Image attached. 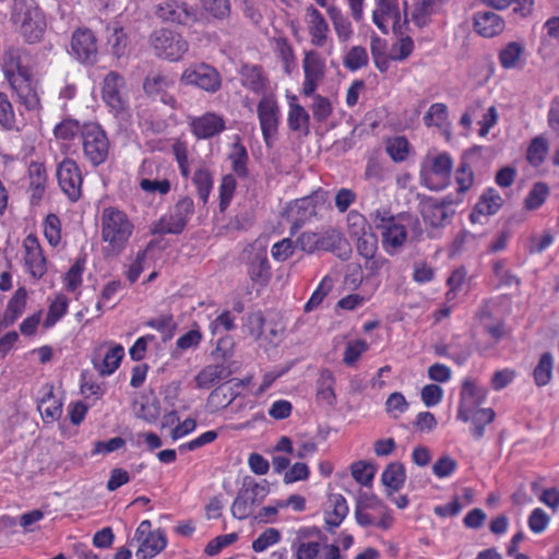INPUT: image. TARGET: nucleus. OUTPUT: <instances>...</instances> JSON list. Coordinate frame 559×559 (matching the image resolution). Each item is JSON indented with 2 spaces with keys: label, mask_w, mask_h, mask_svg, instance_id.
Returning <instances> with one entry per match:
<instances>
[{
  "label": "nucleus",
  "mask_w": 559,
  "mask_h": 559,
  "mask_svg": "<svg viewBox=\"0 0 559 559\" xmlns=\"http://www.w3.org/2000/svg\"><path fill=\"white\" fill-rule=\"evenodd\" d=\"M487 390L474 379H465L462 383L460 418L471 424L472 436L479 439L484 436L485 427L495 419L492 408L479 407L486 400Z\"/></svg>",
  "instance_id": "obj_1"
},
{
  "label": "nucleus",
  "mask_w": 559,
  "mask_h": 559,
  "mask_svg": "<svg viewBox=\"0 0 559 559\" xmlns=\"http://www.w3.org/2000/svg\"><path fill=\"white\" fill-rule=\"evenodd\" d=\"M134 226L128 215L117 207H106L102 214V239L109 254L121 253L132 236Z\"/></svg>",
  "instance_id": "obj_2"
},
{
  "label": "nucleus",
  "mask_w": 559,
  "mask_h": 559,
  "mask_svg": "<svg viewBox=\"0 0 559 559\" xmlns=\"http://www.w3.org/2000/svg\"><path fill=\"white\" fill-rule=\"evenodd\" d=\"M174 170L154 158H144L138 169L139 188L146 195L165 197L171 191V181L168 175Z\"/></svg>",
  "instance_id": "obj_3"
},
{
  "label": "nucleus",
  "mask_w": 559,
  "mask_h": 559,
  "mask_svg": "<svg viewBox=\"0 0 559 559\" xmlns=\"http://www.w3.org/2000/svg\"><path fill=\"white\" fill-rule=\"evenodd\" d=\"M451 170L452 158L449 153L428 154L420 164V182L429 190H443L450 185Z\"/></svg>",
  "instance_id": "obj_4"
},
{
  "label": "nucleus",
  "mask_w": 559,
  "mask_h": 559,
  "mask_svg": "<svg viewBox=\"0 0 559 559\" xmlns=\"http://www.w3.org/2000/svg\"><path fill=\"white\" fill-rule=\"evenodd\" d=\"M81 145L84 158L93 167L105 164L110 153V142L98 123H84L81 131Z\"/></svg>",
  "instance_id": "obj_5"
},
{
  "label": "nucleus",
  "mask_w": 559,
  "mask_h": 559,
  "mask_svg": "<svg viewBox=\"0 0 559 559\" xmlns=\"http://www.w3.org/2000/svg\"><path fill=\"white\" fill-rule=\"evenodd\" d=\"M36 56L26 48H9L4 51L1 69L9 84L34 78Z\"/></svg>",
  "instance_id": "obj_6"
},
{
  "label": "nucleus",
  "mask_w": 559,
  "mask_h": 559,
  "mask_svg": "<svg viewBox=\"0 0 559 559\" xmlns=\"http://www.w3.org/2000/svg\"><path fill=\"white\" fill-rule=\"evenodd\" d=\"M372 20L376 26L384 34L391 29L393 35H404L412 31L406 12L401 15L399 0H377L376 9L372 13Z\"/></svg>",
  "instance_id": "obj_7"
},
{
  "label": "nucleus",
  "mask_w": 559,
  "mask_h": 559,
  "mask_svg": "<svg viewBox=\"0 0 559 559\" xmlns=\"http://www.w3.org/2000/svg\"><path fill=\"white\" fill-rule=\"evenodd\" d=\"M193 213L194 202L192 198L188 195L182 197L176 202L168 215L160 217L154 227V233L163 235L181 234Z\"/></svg>",
  "instance_id": "obj_8"
},
{
  "label": "nucleus",
  "mask_w": 559,
  "mask_h": 559,
  "mask_svg": "<svg viewBox=\"0 0 559 559\" xmlns=\"http://www.w3.org/2000/svg\"><path fill=\"white\" fill-rule=\"evenodd\" d=\"M262 138L267 147H272L278 132L281 110L273 94H264L257 106Z\"/></svg>",
  "instance_id": "obj_9"
},
{
  "label": "nucleus",
  "mask_w": 559,
  "mask_h": 559,
  "mask_svg": "<svg viewBox=\"0 0 559 559\" xmlns=\"http://www.w3.org/2000/svg\"><path fill=\"white\" fill-rule=\"evenodd\" d=\"M22 261L33 280H41L48 272V260L38 237L31 233L22 241Z\"/></svg>",
  "instance_id": "obj_10"
},
{
  "label": "nucleus",
  "mask_w": 559,
  "mask_h": 559,
  "mask_svg": "<svg viewBox=\"0 0 559 559\" xmlns=\"http://www.w3.org/2000/svg\"><path fill=\"white\" fill-rule=\"evenodd\" d=\"M325 205L323 191H317L307 197L295 200L290 207V236L297 231L312 218L317 217Z\"/></svg>",
  "instance_id": "obj_11"
},
{
  "label": "nucleus",
  "mask_w": 559,
  "mask_h": 559,
  "mask_svg": "<svg viewBox=\"0 0 559 559\" xmlns=\"http://www.w3.org/2000/svg\"><path fill=\"white\" fill-rule=\"evenodd\" d=\"M376 227L381 233V243L383 250L390 254H396L404 246L407 239L406 227L394 216L376 215Z\"/></svg>",
  "instance_id": "obj_12"
},
{
  "label": "nucleus",
  "mask_w": 559,
  "mask_h": 559,
  "mask_svg": "<svg viewBox=\"0 0 559 559\" xmlns=\"http://www.w3.org/2000/svg\"><path fill=\"white\" fill-rule=\"evenodd\" d=\"M102 98L116 115L127 111L129 96L124 78L116 71L106 74L102 86Z\"/></svg>",
  "instance_id": "obj_13"
},
{
  "label": "nucleus",
  "mask_w": 559,
  "mask_h": 559,
  "mask_svg": "<svg viewBox=\"0 0 559 559\" xmlns=\"http://www.w3.org/2000/svg\"><path fill=\"white\" fill-rule=\"evenodd\" d=\"M57 180L61 191L71 202L82 197L83 176L78 163L69 157L63 158L57 166Z\"/></svg>",
  "instance_id": "obj_14"
},
{
  "label": "nucleus",
  "mask_w": 559,
  "mask_h": 559,
  "mask_svg": "<svg viewBox=\"0 0 559 559\" xmlns=\"http://www.w3.org/2000/svg\"><path fill=\"white\" fill-rule=\"evenodd\" d=\"M181 81L186 85H194L209 93H215L222 86L219 72L204 62L187 68L181 75Z\"/></svg>",
  "instance_id": "obj_15"
},
{
  "label": "nucleus",
  "mask_w": 559,
  "mask_h": 559,
  "mask_svg": "<svg viewBox=\"0 0 559 559\" xmlns=\"http://www.w3.org/2000/svg\"><path fill=\"white\" fill-rule=\"evenodd\" d=\"M135 538L140 543L136 556L142 559H151L163 551L167 546V538L163 531H152L151 522L144 520L135 531Z\"/></svg>",
  "instance_id": "obj_16"
},
{
  "label": "nucleus",
  "mask_w": 559,
  "mask_h": 559,
  "mask_svg": "<svg viewBox=\"0 0 559 559\" xmlns=\"http://www.w3.org/2000/svg\"><path fill=\"white\" fill-rule=\"evenodd\" d=\"M189 128L198 140H209L226 130L225 118L214 111H206L201 116L189 119Z\"/></svg>",
  "instance_id": "obj_17"
},
{
  "label": "nucleus",
  "mask_w": 559,
  "mask_h": 559,
  "mask_svg": "<svg viewBox=\"0 0 559 559\" xmlns=\"http://www.w3.org/2000/svg\"><path fill=\"white\" fill-rule=\"evenodd\" d=\"M175 85L174 76L160 71L151 72L143 81L144 93L153 98H158L171 108L176 107V98L167 91Z\"/></svg>",
  "instance_id": "obj_18"
},
{
  "label": "nucleus",
  "mask_w": 559,
  "mask_h": 559,
  "mask_svg": "<svg viewBox=\"0 0 559 559\" xmlns=\"http://www.w3.org/2000/svg\"><path fill=\"white\" fill-rule=\"evenodd\" d=\"M302 68L305 75L302 93L306 96H311L324 76L325 61L319 52L310 50L305 53Z\"/></svg>",
  "instance_id": "obj_19"
},
{
  "label": "nucleus",
  "mask_w": 559,
  "mask_h": 559,
  "mask_svg": "<svg viewBox=\"0 0 559 559\" xmlns=\"http://www.w3.org/2000/svg\"><path fill=\"white\" fill-rule=\"evenodd\" d=\"M15 102L26 111L38 115L41 109V100L38 93V84L35 79L9 84Z\"/></svg>",
  "instance_id": "obj_20"
},
{
  "label": "nucleus",
  "mask_w": 559,
  "mask_h": 559,
  "mask_svg": "<svg viewBox=\"0 0 559 559\" xmlns=\"http://www.w3.org/2000/svg\"><path fill=\"white\" fill-rule=\"evenodd\" d=\"M349 513L348 503L341 493H330L323 509L324 530L334 533Z\"/></svg>",
  "instance_id": "obj_21"
},
{
  "label": "nucleus",
  "mask_w": 559,
  "mask_h": 559,
  "mask_svg": "<svg viewBox=\"0 0 559 559\" xmlns=\"http://www.w3.org/2000/svg\"><path fill=\"white\" fill-rule=\"evenodd\" d=\"M157 19L171 25H191L195 21L193 12L189 11L185 4H179L176 0H165L159 2L155 9Z\"/></svg>",
  "instance_id": "obj_22"
},
{
  "label": "nucleus",
  "mask_w": 559,
  "mask_h": 559,
  "mask_svg": "<svg viewBox=\"0 0 559 559\" xmlns=\"http://www.w3.org/2000/svg\"><path fill=\"white\" fill-rule=\"evenodd\" d=\"M264 486L254 483L252 486L241 489L236 496L231 504V514L235 519H248L254 509V506L260 502L258 499L259 493H263Z\"/></svg>",
  "instance_id": "obj_23"
},
{
  "label": "nucleus",
  "mask_w": 559,
  "mask_h": 559,
  "mask_svg": "<svg viewBox=\"0 0 559 559\" xmlns=\"http://www.w3.org/2000/svg\"><path fill=\"white\" fill-rule=\"evenodd\" d=\"M241 85L261 97L266 93L270 84L263 68L259 64L243 63L239 70Z\"/></svg>",
  "instance_id": "obj_24"
},
{
  "label": "nucleus",
  "mask_w": 559,
  "mask_h": 559,
  "mask_svg": "<svg viewBox=\"0 0 559 559\" xmlns=\"http://www.w3.org/2000/svg\"><path fill=\"white\" fill-rule=\"evenodd\" d=\"M152 45L156 56L168 61H179L189 49L183 37H154Z\"/></svg>",
  "instance_id": "obj_25"
},
{
  "label": "nucleus",
  "mask_w": 559,
  "mask_h": 559,
  "mask_svg": "<svg viewBox=\"0 0 559 559\" xmlns=\"http://www.w3.org/2000/svg\"><path fill=\"white\" fill-rule=\"evenodd\" d=\"M251 282L260 286H266L271 278V265L265 249H259L251 253L247 267Z\"/></svg>",
  "instance_id": "obj_26"
},
{
  "label": "nucleus",
  "mask_w": 559,
  "mask_h": 559,
  "mask_svg": "<svg viewBox=\"0 0 559 559\" xmlns=\"http://www.w3.org/2000/svg\"><path fill=\"white\" fill-rule=\"evenodd\" d=\"M12 19L20 25L23 35H41L46 31V21L41 11L27 9L24 13H13Z\"/></svg>",
  "instance_id": "obj_27"
},
{
  "label": "nucleus",
  "mask_w": 559,
  "mask_h": 559,
  "mask_svg": "<svg viewBox=\"0 0 559 559\" xmlns=\"http://www.w3.org/2000/svg\"><path fill=\"white\" fill-rule=\"evenodd\" d=\"M69 52L83 64L95 63L98 55L96 37H71Z\"/></svg>",
  "instance_id": "obj_28"
},
{
  "label": "nucleus",
  "mask_w": 559,
  "mask_h": 559,
  "mask_svg": "<svg viewBox=\"0 0 559 559\" xmlns=\"http://www.w3.org/2000/svg\"><path fill=\"white\" fill-rule=\"evenodd\" d=\"M474 26L478 35H500L504 23L499 14L485 10L474 15Z\"/></svg>",
  "instance_id": "obj_29"
},
{
  "label": "nucleus",
  "mask_w": 559,
  "mask_h": 559,
  "mask_svg": "<svg viewBox=\"0 0 559 559\" xmlns=\"http://www.w3.org/2000/svg\"><path fill=\"white\" fill-rule=\"evenodd\" d=\"M502 205L503 199L501 194L493 188H487L477 202L475 211L471 214V219L475 222L477 214L485 216L492 215L497 213Z\"/></svg>",
  "instance_id": "obj_30"
},
{
  "label": "nucleus",
  "mask_w": 559,
  "mask_h": 559,
  "mask_svg": "<svg viewBox=\"0 0 559 559\" xmlns=\"http://www.w3.org/2000/svg\"><path fill=\"white\" fill-rule=\"evenodd\" d=\"M335 383L336 380L331 370H321L317 381V401L328 406H334L336 403Z\"/></svg>",
  "instance_id": "obj_31"
},
{
  "label": "nucleus",
  "mask_w": 559,
  "mask_h": 559,
  "mask_svg": "<svg viewBox=\"0 0 559 559\" xmlns=\"http://www.w3.org/2000/svg\"><path fill=\"white\" fill-rule=\"evenodd\" d=\"M445 0H421L414 8L412 23L421 28L430 22L431 15L438 13L444 5Z\"/></svg>",
  "instance_id": "obj_32"
},
{
  "label": "nucleus",
  "mask_w": 559,
  "mask_h": 559,
  "mask_svg": "<svg viewBox=\"0 0 559 559\" xmlns=\"http://www.w3.org/2000/svg\"><path fill=\"white\" fill-rule=\"evenodd\" d=\"M230 372L224 365H207L195 376L198 389H211L221 380L228 378Z\"/></svg>",
  "instance_id": "obj_33"
},
{
  "label": "nucleus",
  "mask_w": 559,
  "mask_h": 559,
  "mask_svg": "<svg viewBox=\"0 0 559 559\" xmlns=\"http://www.w3.org/2000/svg\"><path fill=\"white\" fill-rule=\"evenodd\" d=\"M295 100L296 98L294 97L293 100L289 102L287 126L292 131L308 135L310 132V116L307 110Z\"/></svg>",
  "instance_id": "obj_34"
},
{
  "label": "nucleus",
  "mask_w": 559,
  "mask_h": 559,
  "mask_svg": "<svg viewBox=\"0 0 559 559\" xmlns=\"http://www.w3.org/2000/svg\"><path fill=\"white\" fill-rule=\"evenodd\" d=\"M231 169L238 178L245 179L248 177V162L249 156L246 146L241 143L240 138L237 136L233 143L228 154Z\"/></svg>",
  "instance_id": "obj_35"
},
{
  "label": "nucleus",
  "mask_w": 559,
  "mask_h": 559,
  "mask_svg": "<svg viewBox=\"0 0 559 559\" xmlns=\"http://www.w3.org/2000/svg\"><path fill=\"white\" fill-rule=\"evenodd\" d=\"M406 480L405 467L400 462H392L385 466L381 474V481L390 495L399 491Z\"/></svg>",
  "instance_id": "obj_36"
},
{
  "label": "nucleus",
  "mask_w": 559,
  "mask_h": 559,
  "mask_svg": "<svg viewBox=\"0 0 559 559\" xmlns=\"http://www.w3.org/2000/svg\"><path fill=\"white\" fill-rule=\"evenodd\" d=\"M69 309V298L58 293L49 300L46 318L43 322L45 329L53 328L67 313Z\"/></svg>",
  "instance_id": "obj_37"
},
{
  "label": "nucleus",
  "mask_w": 559,
  "mask_h": 559,
  "mask_svg": "<svg viewBox=\"0 0 559 559\" xmlns=\"http://www.w3.org/2000/svg\"><path fill=\"white\" fill-rule=\"evenodd\" d=\"M27 302V290L25 287H19L9 299L3 312L7 325H13L23 314Z\"/></svg>",
  "instance_id": "obj_38"
},
{
  "label": "nucleus",
  "mask_w": 559,
  "mask_h": 559,
  "mask_svg": "<svg viewBox=\"0 0 559 559\" xmlns=\"http://www.w3.org/2000/svg\"><path fill=\"white\" fill-rule=\"evenodd\" d=\"M29 190L32 198L40 200L45 193L47 171L44 163L31 162L28 166Z\"/></svg>",
  "instance_id": "obj_39"
},
{
  "label": "nucleus",
  "mask_w": 559,
  "mask_h": 559,
  "mask_svg": "<svg viewBox=\"0 0 559 559\" xmlns=\"http://www.w3.org/2000/svg\"><path fill=\"white\" fill-rule=\"evenodd\" d=\"M192 182L197 189L199 200L205 205L214 185L212 171L205 166L197 168L192 176Z\"/></svg>",
  "instance_id": "obj_40"
},
{
  "label": "nucleus",
  "mask_w": 559,
  "mask_h": 559,
  "mask_svg": "<svg viewBox=\"0 0 559 559\" xmlns=\"http://www.w3.org/2000/svg\"><path fill=\"white\" fill-rule=\"evenodd\" d=\"M86 258L78 257L63 276V285L68 293H75L83 284Z\"/></svg>",
  "instance_id": "obj_41"
},
{
  "label": "nucleus",
  "mask_w": 559,
  "mask_h": 559,
  "mask_svg": "<svg viewBox=\"0 0 559 559\" xmlns=\"http://www.w3.org/2000/svg\"><path fill=\"white\" fill-rule=\"evenodd\" d=\"M123 356V347L119 344L114 345L106 352L102 362L95 367L102 376H110L119 368Z\"/></svg>",
  "instance_id": "obj_42"
},
{
  "label": "nucleus",
  "mask_w": 559,
  "mask_h": 559,
  "mask_svg": "<svg viewBox=\"0 0 559 559\" xmlns=\"http://www.w3.org/2000/svg\"><path fill=\"white\" fill-rule=\"evenodd\" d=\"M238 395L228 383L216 386L209 395L207 403L215 411L227 407Z\"/></svg>",
  "instance_id": "obj_43"
},
{
  "label": "nucleus",
  "mask_w": 559,
  "mask_h": 559,
  "mask_svg": "<svg viewBox=\"0 0 559 559\" xmlns=\"http://www.w3.org/2000/svg\"><path fill=\"white\" fill-rule=\"evenodd\" d=\"M424 124L428 128L443 129L449 124V111L442 103L432 104L423 117Z\"/></svg>",
  "instance_id": "obj_44"
},
{
  "label": "nucleus",
  "mask_w": 559,
  "mask_h": 559,
  "mask_svg": "<svg viewBox=\"0 0 559 559\" xmlns=\"http://www.w3.org/2000/svg\"><path fill=\"white\" fill-rule=\"evenodd\" d=\"M237 188V180L235 175L227 174L221 179L218 187V209L221 213H225L229 207Z\"/></svg>",
  "instance_id": "obj_45"
},
{
  "label": "nucleus",
  "mask_w": 559,
  "mask_h": 559,
  "mask_svg": "<svg viewBox=\"0 0 559 559\" xmlns=\"http://www.w3.org/2000/svg\"><path fill=\"white\" fill-rule=\"evenodd\" d=\"M43 233L48 245L57 248L62 239L61 219L57 214L49 213L43 222Z\"/></svg>",
  "instance_id": "obj_46"
},
{
  "label": "nucleus",
  "mask_w": 559,
  "mask_h": 559,
  "mask_svg": "<svg viewBox=\"0 0 559 559\" xmlns=\"http://www.w3.org/2000/svg\"><path fill=\"white\" fill-rule=\"evenodd\" d=\"M274 39L276 56L282 61L285 73L290 75L297 66L293 47L287 43L286 37H274Z\"/></svg>",
  "instance_id": "obj_47"
},
{
  "label": "nucleus",
  "mask_w": 559,
  "mask_h": 559,
  "mask_svg": "<svg viewBox=\"0 0 559 559\" xmlns=\"http://www.w3.org/2000/svg\"><path fill=\"white\" fill-rule=\"evenodd\" d=\"M0 128L5 131H19L13 105L8 95L0 92Z\"/></svg>",
  "instance_id": "obj_48"
},
{
  "label": "nucleus",
  "mask_w": 559,
  "mask_h": 559,
  "mask_svg": "<svg viewBox=\"0 0 559 559\" xmlns=\"http://www.w3.org/2000/svg\"><path fill=\"white\" fill-rule=\"evenodd\" d=\"M368 507L372 511H376V523L374 526L383 531L390 530L394 524V518L392 511L382 501L376 497L368 499Z\"/></svg>",
  "instance_id": "obj_49"
},
{
  "label": "nucleus",
  "mask_w": 559,
  "mask_h": 559,
  "mask_svg": "<svg viewBox=\"0 0 559 559\" xmlns=\"http://www.w3.org/2000/svg\"><path fill=\"white\" fill-rule=\"evenodd\" d=\"M385 151L393 162L402 163L409 155L411 144L405 136H394L386 141Z\"/></svg>",
  "instance_id": "obj_50"
},
{
  "label": "nucleus",
  "mask_w": 559,
  "mask_h": 559,
  "mask_svg": "<svg viewBox=\"0 0 559 559\" xmlns=\"http://www.w3.org/2000/svg\"><path fill=\"white\" fill-rule=\"evenodd\" d=\"M80 391L85 399L100 400L106 393V386L87 372H82L80 377Z\"/></svg>",
  "instance_id": "obj_51"
},
{
  "label": "nucleus",
  "mask_w": 559,
  "mask_h": 559,
  "mask_svg": "<svg viewBox=\"0 0 559 559\" xmlns=\"http://www.w3.org/2000/svg\"><path fill=\"white\" fill-rule=\"evenodd\" d=\"M549 151L548 141L544 136H536L528 145L526 157L532 166H540Z\"/></svg>",
  "instance_id": "obj_52"
},
{
  "label": "nucleus",
  "mask_w": 559,
  "mask_h": 559,
  "mask_svg": "<svg viewBox=\"0 0 559 559\" xmlns=\"http://www.w3.org/2000/svg\"><path fill=\"white\" fill-rule=\"evenodd\" d=\"M554 357L550 353H544L537 366L534 369L533 376L535 383L538 386H544L549 383L552 377Z\"/></svg>",
  "instance_id": "obj_53"
},
{
  "label": "nucleus",
  "mask_w": 559,
  "mask_h": 559,
  "mask_svg": "<svg viewBox=\"0 0 559 559\" xmlns=\"http://www.w3.org/2000/svg\"><path fill=\"white\" fill-rule=\"evenodd\" d=\"M373 40L371 41V53L373 58V62L376 68L381 72L385 73L389 68L391 61V55H388L385 49L384 40L381 37H372Z\"/></svg>",
  "instance_id": "obj_54"
},
{
  "label": "nucleus",
  "mask_w": 559,
  "mask_h": 559,
  "mask_svg": "<svg viewBox=\"0 0 559 559\" xmlns=\"http://www.w3.org/2000/svg\"><path fill=\"white\" fill-rule=\"evenodd\" d=\"M368 349L369 344L365 340L349 341L343 353V362L349 367L355 366Z\"/></svg>",
  "instance_id": "obj_55"
},
{
  "label": "nucleus",
  "mask_w": 559,
  "mask_h": 559,
  "mask_svg": "<svg viewBox=\"0 0 559 559\" xmlns=\"http://www.w3.org/2000/svg\"><path fill=\"white\" fill-rule=\"evenodd\" d=\"M346 221L347 230L352 238H356L371 231V227L367 218L356 210L348 212Z\"/></svg>",
  "instance_id": "obj_56"
},
{
  "label": "nucleus",
  "mask_w": 559,
  "mask_h": 559,
  "mask_svg": "<svg viewBox=\"0 0 559 559\" xmlns=\"http://www.w3.org/2000/svg\"><path fill=\"white\" fill-rule=\"evenodd\" d=\"M333 287V282L329 276H324L314 292L311 294L308 301L305 304V312H310L318 308L324 298L329 295Z\"/></svg>",
  "instance_id": "obj_57"
},
{
  "label": "nucleus",
  "mask_w": 559,
  "mask_h": 559,
  "mask_svg": "<svg viewBox=\"0 0 559 559\" xmlns=\"http://www.w3.org/2000/svg\"><path fill=\"white\" fill-rule=\"evenodd\" d=\"M171 152L178 165L179 173L183 179H188L191 175L189 164V151L186 142L176 141L171 146Z\"/></svg>",
  "instance_id": "obj_58"
},
{
  "label": "nucleus",
  "mask_w": 559,
  "mask_h": 559,
  "mask_svg": "<svg viewBox=\"0 0 559 559\" xmlns=\"http://www.w3.org/2000/svg\"><path fill=\"white\" fill-rule=\"evenodd\" d=\"M367 49L361 46L352 47L344 58V67L349 71H357L368 64Z\"/></svg>",
  "instance_id": "obj_59"
},
{
  "label": "nucleus",
  "mask_w": 559,
  "mask_h": 559,
  "mask_svg": "<svg viewBox=\"0 0 559 559\" xmlns=\"http://www.w3.org/2000/svg\"><path fill=\"white\" fill-rule=\"evenodd\" d=\"M306 22L310 35H325L329 31V25L324 16L313 5L308 7L306 10Z\"/></svg>",
  "instance_id": "obj_60"
},
{
  "label": "nucleus",
  "mask_w": 559,
  "mask_h": 559,
  "mask_svg": "<svg viewBox=\"0 0 559 559\" xmlns=\"http://www.w3.org/2000/svg\"><path fill=\"white\" fill-rule=\"evenodd\" d=\"M203 10L214 19L224 20L231 10L230 0H199Z\"/></svg>",
  "instance_id": "obj_61"
},
{
  "label": "nucleus",
  "mask_w": 559,
  "mask_h": 559,
  "mask_svg": "<svg viewBox=\"0 0 559 559\" xmlns=\"http://www.w3.org/2000/svg\"><path fill=\"white\" fill-rule=\"evenodd\" d=\"M523 53V47L516 43L512 41L508 44L501 51H500V62L501 66L506 69H512L519 66L521 56Z\"/></svg>",
  "instance_id": "obj_62"
},
{
  "label": "nucleus",
  "mask_w": 559,
  "mask_h": 559,
  "mask_svg": "<svg viewBox=\"0 0 559 559\" xmlns=\"http://www.w3.org/2000/svg\"><path fill=\"white\" fill-rule=\"evenodd\" d=\"M81 131L82 126H80L79 121L73 119H63L55 127L53 134L58 140L71 141L76 135L81 136Z\"/></svg>",
  "instance_id": "obj_63"
},
{
  "label": "nucleus",
  "mask_w": 559,
  "mask_h": 559,
  "mask_svg": "<svg viewBox=\"0 0 559 559\" xmlns=\"http://www.w3.org/2000/svg\"><path fill=\"white\" fill-rule=\"evenodd\" d=\"M356 239V249L364 259L373 258L378 251V237L371 230L365 235L358 236Z\"/></svg>",
  "instance_id": "obj_64"
}]
</instances>
